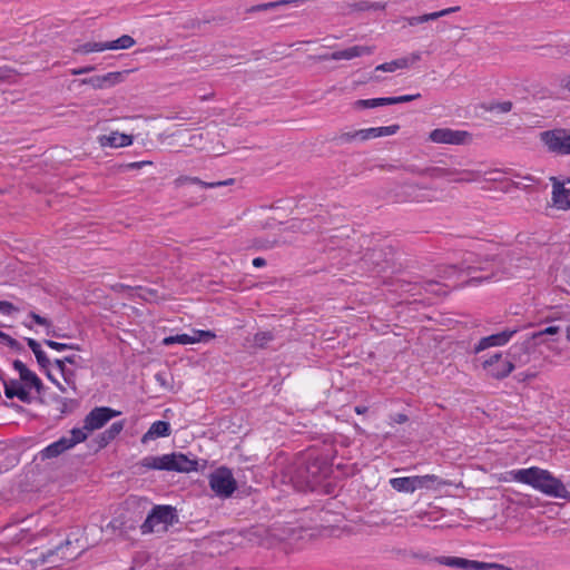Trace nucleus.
Here are the masks:
<instances>
[{"instance_id":"obj_1","label":"nucleus","mask_w":570,"mask_h":570,"mask_svg":"<svg viewBox=\"0 0 570 570\" xmlns=\"http://www.w3.org/2000/svg\"><path fill=\"white\" fill-rule=\"evenodd\" d=\"M331 473L332 464L326 456L308 454L305 459L295 461L288 468L287 475L297 490L314 491Z\"/></svg>"},{"instance_id":"obj_2","label":"nucleus","mask_w":570,"mask_h":570,"mask_svg":"<svg viewBox=\"0 0 570 570\" xmlns=\"http://www.w3.org/2000/svg\"><path fill=\"white\" fill-rule=\"evenodd\" d=\"M511 474L514 481L531 485L546 495L570 501V492L566 485L548 470L531 466L512 471Z\"/></svg>"},{"instance_id":"obj_3","label":"nucleus","mask_w":570,"mask_h":570,"mask_svg":"<svg viewBox=\"0 0 570 570\" xmlns=\"http://www.w3.org/2000/svg\"><path fill=\"white\" fill-rule=\"evenodd\" d=\"M139 473L148 470L191 472L196 471L198 463L180 452H173L164 455H148L135 465Z\"/></svg>"},{"instance_id":"obj_4","label":"nucleus","mask_w":570,"mask_h":570,"mask_svg":"<svg viewBox=\"0 0 570 570\" xmlns=\"http://www.w3.org/2000/svg\"><path fill=\"white\" fill-rule=\"evenodd\" d=\"M539 139L549 153L557 156L570 155V128L558 127L541 131Z\"/></svg>"},{"instance_id":"obj_5","label":"nucleus","mask_w":570,"mask_h":570,"mask_svg":"<svg viewBox=\"0 0 570 570\" xmlns=\"http://www.w3.org/2000/svg\"><path fill=\"white\" fill-rule=\"evenodd\" d=\"M178 522L176 508L171 505H156L148 513L146 520L140 525L142 534L151 533L158 524L173 525Z\"/></svg>"},{"instance_id":"obj_6","label":"nucleus","mask_w":570,"mask_h":570,"mask_svg":"<svg viewBox=\"0 0 570 570\" xmlns=\"http://www.w3.org/2000/svg\"><path fill=\"white\" fill-rule=\"evenodd\" d=\"M87 440V433L78 428H73L70 431L69 436H61L59 440L52 442L48 446H46L41 452V458L45 459H53L62 454L69 449H72L75 445Z\"/></svg>"},{"instance_id":"obj_7","label":"nucleus","mask_w":570,"mask_h":570,"mask_svg":"<svg viewBox=\"0 0 570 570\" xmlns=\"http://www.w3.org/2000/svg\"><path fill=\"white\" fill-rule=\"evenodd\" d=\"M209 485L222 498H229L237 489L236 480L226 466L218 468L209 475Z\"/></svg>"},{"instance_id":"obj_8","label":"nucleus","mask_w":570,"mask_h":570,"mask_svg":"<svg viewBox=\"0 0 570 570\" xmlns=\"http://www.w3.org/2000/svg\"><path fill=\"white\" fill-rule=\"evenodd\" d=\"M429 140L442 145H469L472 141V134L466 130H455L448 127L435 128L430 131Z\"/></svg>"},{"instance_id":"obj_9","label":"nucleus","mask_w":570,"mask_h":570,"mask_svg":"<svg viewBox=\"0 0 570 570\" xmlns=\"http://www.w3.org/2000/svg\"><path fill=\"white\" fill-rule=\"evenodd\" d=\"M118 415H120V412L111 407H95L85 416L82 428L78 429L86 432L88 436L90 432L101 429L108 421Z\"/></svg>"},{"instance_id":"obj_10","label":"nucleus","mask_w":570,"mask_h":570,"mask_svg":"<svg viewBox=\"0 0 570 570\" xmlns=\"http://www.w3.org/2000/svg\"><path fill=\"white\" fill-rule=\"evenodd\" d=\"M487 374L495 380H503L514 370V363L502 353H495L482 363Z\"/></svg>"},{"instance_id":"obj_11","label":"nucleus","mask_w":570,"mask_h":570,"mask_svg":"<svg viewBox=\"0 0 570 570\" xmlns=\"http://www.w3.org/2000/svg\"><path fill=\"white\" fill-rule=\"evenodd\" d=\"M71 548L72 541L69 538H67L59 546L41 553L39 557V561L41 563H56V566H60V563H57L55 560V558L57 557L61 562H70L77 559L78 556L80 554V552L71 550Z\"/></svg>"},{"instance_id":"obj_12","label":"nucleus","mask_w":570,"mask_h":570,"mask_svg":"<svg viewBox=\"0 0 570 570\" xmlns=\"http://www.w3.org/2000/svg\"><path fill=\"white\" fill-rule=\"evenodd\" d=\"M397 202L423 203L431 202V189L416 184H404L396 194Z\"/></svg>"},{"instance_id":"obj_13","label":"nucleus","mask_w":570,"mask_h":570,"mask_svg":"<svg viewBox=\"0 0 570 570\" xmlns=\"http://www.w3.org/2000/svg\"><path fill=\"white\" fill-rule=\"evenodd\" d=\"M517 333V330H504L502 332L482 337L478 344L474 345L473 352L475 354L493 346L505 345L511 337Z\"/></svg>"},{"instance_id":"obj_14","label":"nucleus","mask_w":570,"mask_h":570,"mask_svg":"<svg viewBox=\"0 0 570 570\" xmlns=\"http://www.w3.org/2000/svg\"><path fill=\"white\" fill-rule=\"evenodd\" d=\"M498 174H502V170L501 169H492V170L482 173L480 170L464 169V170H459V173H456V175H454V178H452L451 180L455 181V183H473V181L480 180L483 177L484 180H487V181H499L500 178L495 176Z\"/></svg>"},{"instance_id":"obj_15","label":"nucleus","mask_w":570,"mask_h":570,"mask_svg":"<svg viewBox=\"0 0 570 570\" xmlns=\"http://www.w3.org/2000/svg\"><path fill=\"white\" fill-rule=\"evenodd\" d=\"M12 366L19 372L20 381L23 382L26 389H35L38 393L43 390V383L38 375L29 370L23 362L14 360Z\"/></svg>"},{"instance_id":"obj_16","label":"nucleus","mask_w":570,"mask_h":570,"mask_svg":"<svg viewBox=\"0 0 570 570\" xmlns=\"http://www.w3.org/2000/svg\"><path fill=\"white\" fill-rule=\"evenodd\" d=\"M0 380L3 384L4 395L8 399L17 397L23 403H31L32 397L30 392L19 380H4L3 376H0Z\"/></svg>"},{"instance_id":"obj_17","label":"nucleus","mask_w":570,"mask_h":570,"mask_svg":"<svg viewBox=\"0 0 570 570\" xmlns=\"http://www.w3.org/2000/svg\"><path fill=\"white\" fill-rule=\"evenodd\" d=\"M552 183V204L561 210L570 209V189L564 187V181H560L557 177L550 178Z\"/></svg>"},{"instance_id":"obj_18","label":"nucleus","mask_w":570,"mask_h":570,"mask_svg":"<svg viewBox=\"0 0 570 570\" xmlns=\"http://www.w3.org/2000/svg\"><path fill=\"white\" fill-rule=\"evenodd\" d=\"M365 53H371V49L364 46H353L344 50H337L332 53L321 56L322 60H351L356 57H361Z\"/></svg>"},{"instance_id":"obj_19","label":"nucleus","mask_w":570,"mask_h":570,"mask_svg":"<svg viewBox=\"0 0 570 570\" xmlns=\"http://www.w3.org/2000/svg\"><path fill=\"white\" fill-rule=\"evenodd\" d=\"M420 60H421V53L413 52L409 57H402V58L379 65L375 68V71L393 72L397 69H405Z\"/></svg>"},{"instance_id":"obj_20","label":"nucleus","mask_w":570,"mask_h":570,"mask_svg":"<svg viewBox=\"0 0 570 570\" xmlns=\"http://www.w3.org/2000/svg\"><path fill=\"white\" fill-rule=\"evenodd\" d=\"M171 433V428L169 422L167 421H156L154 422L148 431L141 436V443L146 444L150 440H155L157 438H167Z\"/></svg>"},{"instance_id":"obj_21","label":"nucleus","mask_w":570,"mask_h":570,"mask_svg":"<svg viewBox=\"0 0 570 570\" xmlns=\"http://www.w3.org/2000/svg\"><path fill=\"white\" fill-rule=\"evenodd\" d=\"M234 181L235 180L233 178H229L226 180L207 183V181L199 179L198 177L179 176L178 178L175 179L174 183L177 187L184 186L185 184H196L203 188H216V187H220V186L232 185V184H234Z\"/></svg>"},{"instance_id":"obj_22","label":"nucleus","mask_w":570,"mask_h":570,"mask_svg":"<svg viewBox=\"0 0 570 570\" xmlns=\"http://www.w3.org/2000/svg\"><path fill=\"white\" fill-rule=\"evenodd\" d=\"M102 147H126L132 144V137L126 134H119L117 131L109 135H104L99 138Z\"/></svg>"},{"instance_id":"obj_23","label":"nucleus","mask_w":570,"mask_h":570,"mask_svg":"<svg viewBox=\"0 0 570 570\" xmlns=\"http://www.w3.org/2000/svg\"><path fill=\"white\" fill-rule=\"evenodd\" d=\"M507 358L511 360L514 363V367L519 364H527L530 361L528 344L520 343L511 346L507 355Z\"/></svg>"},{"instance_id":"obj_24","label":"nucleus","mask_w":570,"mask_h":570,"mask_svg":"<svg viewBox=\"0 0 570 570\" xmlns=\"http://www.w3.org/2000/svg\"><path fill=\"white\" fill-rule=\"evenodd\" d=\"M415 491L419 489H438L446 482L434 474L414 475Z\"/></svg>"},{"instance_id":"obj_25","label":"nucleus","mask_w":570,"mask_h":570,"mask_svg":"<svg viewBox=\"0 0 570 570\" xmlns=\"http://www.w3.org/2000/svg\"><path fill=\"white\" fill-rule=\"evenodd\" d=\"M400 130V125H391V126H384V127H373V128H366L365 132H362L363 137H366V139H373L379 138L383 136H392L395 135Z\"/></svg>"},{"instance_id":"obj_26","label":"nucleus","mask_w":570,"mask_h":570,"mask_svg":"<svg viewBox=\"0 0 570 570\" xmlns=\"http://www.w3.org/2000/svg\"><path fill=\"white\" fill-rule=\"evenodd\" d=\"M390 485L397 492L413 493L415 491L414 475L393 478L390 480Z\"/></svg>"},{"instance_id":"obj_27","label":"nucleus","mask_w":570,"mask_h":570,"mask_svg":"<svg viewBox=\"0 0 570 570\" xmlns=\"http://www.w3.org/2000/svg\"><path fill=\"white\" fill-rule=\"evenodd\" d=\"M426 176L431 178H454V175L459 173L455 168L445 167H425Z\"/></svg>"},{"instance_id":"obj_28","label":"nucleus","mask_w":570,"mask_h":570,"mask_svg":"<svg viewBox=\"0 0 570 570\" xmlns=\"http://www.w3.org/2000/svg\"><path fill=\"white\" fill-rule=\"evenodd\" d=\"M136 43L135 39L129 35H122L116 40L108 41V50H125L131 48Z\"/></svg>"},{"instance_id":"obj_29","label":"nucleus","mask_w":570,"mask_h":570,"mask_svg":"<svg viewBox=\"0 0 570 570\" xmlns=\"http://www.w3.org/2000/svg\"><path fill=\"white\" fill-rule=\"evenodd\" d=\"M362 132H365V129L342 132L338 136H336L334 139L341 144L352 142L356 139L361 140V141L367 140L366 137L362 136Z\"/></svg>"},{"instance_id":"obj_30","label":"nucleus","mask_w":570,"mask_h":570,"mask_svg":"<svg viewBox=\"0 0 570 570\" xmlns=\"http://www.w3.org/2000/svg\"><path fill=\"white\" fill-rule=\"evenodd\" d=\"M108 50V41L106 42H86L79 46L76 51L81 53L101 52Z\"/></svg>"},{"instance_id":"obj_31","label":"nucleus","mask_w":570,"mask_h":570,"mask_svg":"<svg viewBox=\"0 0 570 570\" xmlns=\"http://www.w3.org/2000/svg\"><path fill=\"white\" fill-rule=\"evenodd\" d=\"M274 340V334L271 331L257 332L254 335L253 344L256 347L264 348L269 342Z\"/></svg>"},{"instance_id":"obj_32","label":"nucleus","mask_w":570,"mask_h":570,"mask_svg":"<svg viewBox=\"0 0 570 570\" xmlns=\"http://www.w3.org/2000/svg\"><path fill=\"white\" fill-rule=\"evenodd\" d=\"M439 562L443 566L465 570L466 559L460 557H441Z\"/></svg>"},{"instance_id":"obj_33","label":"nucleus","mask_w":570,"mask_h":570,"mask_svg":"<svg viewBox=\"0 0 570 570\" xmlns=\"http://www.w3.org/2000/svg\"><path fill=\"white\" fill-rule=\"evenodd\" d=\"M353 9L354 10H357V11H367V10H384L385 9V3H381V2H370V1H360V2H356L354 3L353 6Z\"/></svg>"},{"instance_id":"obj_34","label":"nucleus","mask_w":570,"mask_h":570,"mask_svg":"<svg viewBox=\"0 0 570 570\" xmlns=\"http://www.w3.org/2000/svg\"><path fill=\"white\" fill-rule=\"evenodd\" d=\"M43 343L55 350V351H58V352H61V351H66V350H76V351H80V346L78 344H67V343H60V342H57V341H53V340H45Z\"/></svg>"},{"instance_id":"obj_35","label":"nucleus","mask_w":570,"mask_h":570,"mask_svg":"<svg viewBox=\"0 0 570 570\" xmlns=\"http://www.w3.org/2000/svg\"><path fill=\"white\" fill-rule=\"evenodd\" d=\"M0 341L16 352H21L23 350V346L19 341L2 331H0Z\"/></svg>"},{"instance_id":"obj_36","label":"nucleus","mask_w":570,"mask_h":570,"mask_svg":"<svg viewBox=\"0 0 570 570\" xmlns=\"http://www.w3.org/2000/svg\"><path fill=\"white\" fill-rule=\"evenodd\" d=\"M105 88H109L111 86H115L119 83L122 80V72L120 71H112L108 72L106 75H102Z\"/></svg>"},{"instance_id":"obj_37","label":"nucleus","mask_w":570,"mask_h":570,"mask_svg":"<svg viewBox=\"0 0 570 570\" xmlns=\"http://www.w3.org/2000/svg\"><path fill=\"white\" fill-rule=\"evenodd\" d=\"M124 426H125L124 421L114 422L107 430H105V433L112 441L120 434V432L124 430Z\"/></svg>"},{"instance_id":"obj_38","label":"nucleus","mask_w":570,"mask_h":570,"mask_svg":"<svg viewBox=\"0 0 570 570\" xmlns=\"http://www.w3.org/2000/svg\"><path fill=\"white\" fill-rule=\"evenodd\" d=\"M512 106L511 101L493 102L487 108V110L505 114L511 111Z\"/></svg>"},{"instance_id":"obj_39","label":"nucleus","mask_w":570,"mask_h":570,"mask_svg":"<svg viewBox=\"0 0 570 570\" xmlns=\"http://www.w3.org/2000/svg\"><path fill=\"white\" fill-rule=\"evenodd\" d=\"M433 14L431 13H425V14H422V16H416V17H406L404 18V20L406 21V23L409 26H417V24H421V23H424V22H428V21H433Z\"/></svg>"},{"instance_id":"obj_40","label":"nucleus","mask_w":570,"mask_h":570,"mask_svg":"<svg viewBox=\"0 0 570 570\" xmlns=\"http://www.w3.org/2000/svg\"><path fill=\"white\" fill-rule=\"evenodd\" d=\"M382 101L381 98H372V99H360L355 101V107L357 108H376L381 107Z\"/></svg>"},{"instance_id":"obj_41","label":"nucleus","mask_w":570,"mask_h":570,"mask_svg":"<svg viewBox=\"0 0 570 570\" xmlns=\"http://www.w3.org/2000/svg\"><path fill=\"white\" fill-rule=\"evenodd\" d=\"M81 83L89 85L94 89H104L105 88L104 78H102V76H99V75L92 76L89 78H85L81 80Z\"/></svg>"},{"instance_id":"obj_42","label":"nucleus","mask_w":570,"mask_h":570,"mask_svg":"<svg viewBox=\"0 0 570 570\" xmlns=\"http://www.w3.org/2000/svg\"><path fill=\"white\" fill-rule=\"evenodd\" d=\"M57 401L61 405L59 411L62 414L71 412L77 406V402L75 400L59 397Z\"/></svg>"},{"instance_id":"obj_43","label":"nucleus","mask_w":570,"mask_h":570,"mask_svg":"<svg viewBox=\"0 0 570 570\" xmlns=\"http://www.w3.org/2000/svg\"><path fill=\"white\" fill-rule=\"evenodd\" d=\"M561 331V327L558 326V325H549L547 327H544L543 330H540L538 332H534L532 334V338H539L543 335H554V334H558L559 332Z\"/></svg>"},{"instance_id":"obj_44","label":"nucleus","mask_w":570,"mask_h":570,"mask_svg":"<svg viewBox=\"0 0 570 570\" xmlns=\"http://www.w3.org/2000/svg\"><path fill=\"white\" fill-rule=\"evenodd\" d=\"M382 257H383L382 250L381 249H376V248L368 249L366 252V254L364 255V259L365 261H371L376 266L380 265V261L382 259Z\"/></svg>"},{"instance_id":"obj_45","label":"nucleus","mask_w":570,"mask_h":570,"mask_svg":"<svg viewBox=\"0 0 570 570\" xmlns=\"http://www.w3.org/2000/svg\"><path fill=\"white\" fill-rule=\"evenodd\" d=\"M29 317L32 318V321L38 324V325H41V326H45L46 328H51V321L35 313V312H30L29 313Z\"/></svg>"},{"instance_id":"obj_46","label":"nucleus","mask_w":570,"mask_h":570,"mask_svg":"<svg viewBox=\"0 0 570 570\" xmlns=\"http://www.w3.org/2000/svg\"><path fill=\"white\" fill-rule=\"evenodd\" d=\"M35 356L37 358V362L41 368L47 370L50 365V360L48 358L47 354L41 350L35 353Z\"/></svg>"},{"instance_id":"obj_47","label":"nucleus","mask_w":570,"mask_h":570,"mask_svg":"<svg viewBox=\"0 0 570 570\" xmlns=\"http://www.w3.org/2000/svg\"><path fill=\"white\" fill-rule=\"evenodd\" d=\"M465 570H488V562L466 559Z\"/></svg>"},{"instance_id":"obj_48","label":"nucleus","mask_w":570,"mask_h":570,"mask_svg":"<svg viewBox=\"0 0 570 570\" xmlns=\"http://www.w3.org/2000/svg\"><path fill=\"white\" fill-rule=\"evenodd\" d=\"M111 442V439L109 436H107V434L104 432H101L100 434H98L95 439V443L97 444V448L98 449H104L106 448L109 443Z\"/></svg>"},{"instance_id":"obj_49","label":"nucleus","mask_w":570,"mask_h":570,"mask_svg":"<svg viewBox=\"0 0 570 570\" xmlns=\"http://www.w3.org/2000/svg\"><path fill=\"white\" fill-rule=\"evenodd\" d=\"M460 10V7H451V8H446V9H443V10H440V11H435V12H431V14H433V20H436L441 17H445L450 13H453V12H456Z\"/></svg>"},{"instance_id":"obj_50","label":"nucleus","mask_w":570,"mask_h":570,"mask_svg":"<svg viewBox=\"0 0 570 570\" xmlns=\"http://www.w3.org/2000/svg\"><path fill=\"white\" fill-rule=\"evenodd\" d=\"M175 340L178 344H183V345H186V344H193V343H196L198 342L197 338H194L191 336H189L188 334H178V335H175Z\"/></svg>"},{"instance_id":"obj_51","label":"nucleus","mask_w":570,"mask_h":570,"mask_svg":"<svg viewBox=\"0 0 570 570\" xmlns=\"http://www.w3.org/2000/svg\"><path fill=\"white\" fill-rule=\"evenodd\" d=\"M420 97H421V94L397 96V97H395V105L403 104V102H410L415 99H419Z\"/></svg>"},{"instance_id":"obj_52","label":"nucleus","mask_w":570,"mask_h":570,"mask_svg":"<svg viewBox=\"0 0 570 570\" xmlns=\"http://www.w3.org/2000/svg\"><path fill=\"white\" fill-rule=\"evenodd\" d=\"M65 382L71 386L72 390H76V383H75V372L66 368V375H62Z\"/></svg>"},{"instance_id":"obj_53","label":"nucleus","mask_w":570,"mask_h":570,"mask_svg":"<svg viewBox=\"0 0 570 570\" xmlns=\"http://www.w3.org/2000/svg\"><path fill=\"white\" fill-rule=\"evenodd\" d=\"M403 168H404V170H406V171H409L411 174H416V175H420V176H426L425 168H420L416 165H406Z\"/></svg>"},{"instance_id":"obj_54","label":"nucleus","mask_w":570,"mask_h":570,"mask_svg":"<svg viewBox=\"0 0 570 570\" xmlns=\"http://www.w3.org/2000/svg\"><path fill=\"white\" fill-rule=\"evenodd\" d=\"M13 311H16V307L12 303L8 301H0V312L3 314H11Z\"/></svg>"},{"instance_id":"obj_55","label":"nucleus","mask_w":570,"mask_h":570,"mask_svg":"<svg viewBox=\"0 0 570 570\" xmlns=\"http://www.w3.org/2000/svg\"><path fill=\"white\" fill-rule=\"evenodd\" d=\"M393 423L403 424L409 421V416L404 413H396L390 416Z\"/></svg>"},{"instance_id":"obj_56","label":"nucleus","mask_w":570,"mask_h":570,"mask_svg":"<svg viewBox=\"0 0 570 570\" xmlns=\"http://www.w3.org/2000/svg\"><path fill=\"white\" fill-rule=\"evenodd\" d=\"M63 358H65L66 363H69L71 365H76V366H80V363L82 362L81 356L75 355V354L65 356Z\"/></svg>"},{"instance_id":"obj_57","label":"nucleus","mask_w":570,"mask_h":570,"mask_svg":"<svg viewBox=\"0 0 570 570\" xmlns=\"http://www.w3.org/2000/svg\"><path fill=\"white\" fill-rule=\"evenodd\" d=\"M26 342H27L28 346L30 347V350L33 352V354L36 352H38L39 350H41L40 343L38 341H36L35 338L27 337Z\"/></svg>"},{"instance_id":"obj_58","label":"nucleus","mask_w":570,"mask_h":570,"mask_svg":"<svg viewBox=\"0 0 570 570\" xmlns=\"http://www.w3.org/2000/svg\"><path fill=\"white\" fill-rule=\"evenodd\" d=\"M26 342H27L28 346L30 347V350L33 352V354L36 352H38L39 350H41L40 343L38 341H36L35 338L27 337Z\"/></svg>"},{"instance_id":"obj_59","label":"nucleus","mask_w":570,"mask_h":570,"mask_svg":"<svg viewBox=\"0 0 570 570\" xmlns=\"http://www.w3.org/2000/svg\"><path fill=\"white\" fill-rule=\"evenodd\" d=\"M46 334L48 336H52V337H57V338H66V337H69L67 334H61V333H58L53 325L51 324V328H46Z\"/></svg>"},{"instance_id":"obj_60","label":"nucleus","mask_w":570,"mask_h":570,"mask_svg":"<svg viewBox=\"0 0 570 570\" xmlns=\"http://www.w3.org/2000/svg\"><path fill=\"white\" fill-rule=\"evenodd\" d=\"M94 69H95V67H92V66L72 69L71 75H73V76L83 75V73L92 71Z\"/></svg>"},{"instance_id":"obj_61","label":"nucleus","mask_w":570,"mask_h":570,"mask_svg":"<svg viewBox=\"0 0 570 570\" xmlns=\"http://www.w3.org/2000/svg\"><path fill=\"white\" fill-rule=\"evenodd\" d=\"M55 365L57 366V368L60 371L61 375H66V361L65 358H57L55 360Z\"/></svg>"},{"instance_id":"obj_62","label":"nucleus","mask_w":570,"mask_h":570,"mask_svg":"<svg viewBox=\"0 0 570 570\" xmlns=\"http://www.w3.org/2000/svg\"><path fill=\"white\" fill-rule=\"evenodd\" d=\"M492 277H493V274H489V275H484V276H473L469 281V284H474V283H480V282H483V281H489Z\"/></svg>"},{"instance_id":"obj_63","label":"nucleus","mask_w":570,"mask_h":570,"mask_svg":"<svg viewBox=\"0 0 570 570\" xmlns=\"http://www.w3.org/2000/svg\"><path fill=\"white\" fill-rule=\"evenodd\" d=\"M490 569H493V570H513L512 568L507 567V566L501 564V563L488 562V570H490Z\"/></svg>"},{"instance_id":"obj_64","label":"nucleus","mask_w":570,"mask_h":570,"mask_svg":"<svg viewBox=\"0 0 570 570\" xmlns=\"http://www.w3.org/2000/svg\"><path fill=\"white\" fill-rule=\"evenodd\" d=\"M265 265H266V261L263 257H256V258L253 259V266L254 267L259 268V267H263Z\"/></svg>"}]
</instances>
